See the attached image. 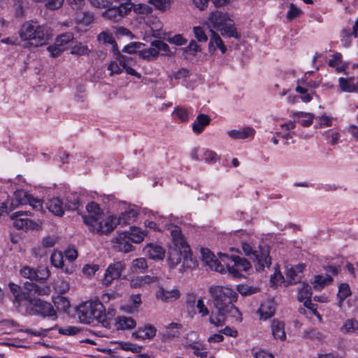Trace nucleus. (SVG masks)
<instances>
[{
    "instance_id": "47",
    "label": "nucleus",
    "mask_w": 358,
    "mask_h": 358,
    "mask_svg": "<svg viewBox=\"0 0 358 358\" xmlns=\"http://www.w3.org/2000/svg\"><path fill=\"white\" fill-rule=\"evenodd\" d=\"M141 331V339H151L156 334V329L152 325H146L143 329H139Z\"/></svg>"
},
{
    "instance_id": "59",
    "label": "nucleus",
    "mask_w": 358,
    "mask_h": 358,
    "mask_svg": "<svg viewBox=\"0 0 358 358\" xmlns=\"http://www.w3.org/2000/svg\"><path fill=\"white\" fill-rule=\"evenodd\" d=\"M134 11L138 14H150L152 12V8L145 3H138L133 6Z\"/></svg>"
},
{
    "instance_id": "25",
    "label": "nucleus",
    "mask_w": 358,
    "mask_h": 358,
    "mask_svg": "<svg viewBox=\"0 0 358 358\" xmlns=\"http://www.w3.org/2000/svg\"><path fill=\"white\" fill-rule=\"evenodd\" d=\"M275 312V304L271 300H268L262 303L258 309L260 317L267 320L271 317Z\"/></svg>"
},
{
    "instance_id": "52",
    "label": "nucleus",
    "mask_w": 358,
    "mask_h": 358,
    "mask_svg": "<svg viewBox=\"0 0 358 358\" xmlns=\"http://www.w3.org/2000/svg\"><path fill=\"white\" fill-rule=\"evenodd\" d=\"M20 274L22 276L28 278L31 280H36V270L30 266H24L20 270Z\"/></svg>"
},
{
    "instance_id": "20",
    "label": "nucleus",
    "mask_w": 358,
    "mask_h": 358,
    "mask_svg": "<svg viewBox=\"0 0 358 358\" xmlns=\"http://www.w3.org/2000/svg\"><path fill=\"white\" fill-rule=\"evenodd\" d=\"M304 268L303 264H298L294 267L288 268L286 272L289 285L296 284L302 278V273Z\"/></svg>"
},
{
    "instance_id": "36",
    "label": "nucleus",
    "mask_w": 358,
    "mask_h": 358,
    "mask_svg": "<svg viewBox=\"0 0 358 358\" xmlns=\"http://www.w3.org/2000/svg\"><path fill=\"white\" fill-rule=\"evenodd\" d=\"M91 52V49L89 47L80 42H76L71 48V54L77 56H88Z\"/></svg>"
},
{
    "instance_id": "45",
    "label": "nucleus",
    "mask_w": 358,
    "mask_h": 358,
    "mask_svg": "<svg viewBox=\"0 0 358 358\" xmlns=\"http://www.w3.org/2000/svg\"><path fill=\"white\" fill-rule=\"evenodd\" d=\"M73 34L71 32H67L63 34L59 35L57 37L55 42L57 43V45L64 47L66 48V45L73 41Z\"/></svg>"
},
{
    "instance_id": "32",
    "label": "nucleus",
    "mask_w": 358,
    "mask_h": 358,
    "mask_svg": "<svg viewBox=\"0 0 358 358\" xmlns=\"http://www.w3.org/2000/svg\"><path fill=\"white\" fill-rule=\"evenodd\" d=\"M255 130L250 127H245L239 130H231L228 131V135L234 139H245L250 136H252Z\"/></svg>"
},
{
    "instance_id": "24",
    "label": "nucleus",
    "mask_w": 358,
    "mask_h": 358,
    "mask_svg": "<svg viewBox=\"0 0 358 358\" xmlns=\"http://www.w3.org/2000/svg\"><path fill=\"white\" fill-rule=\"evenodd\" d=\"M210 20L213 27L218 29L231 20L227 13L217 10L211 13Z\"/></svg>"
},
{
    "instance_id": "37",
    "label": "nucleus",
    "mask_w": 358,
    "mask_h": 358,
    "mask_svg": "<svg viewBox=\"0 0 358 358\" xmlns=\"http://www.w3.org/2000/svg\"><path fill=\"white\" fill-rule=\"evenodd\" d=\"M217 315L216 316L212 315L210 317V322L216 327L222 326L224 324L227 317H230L227 310L224 309H217Z\"/></svg>"
},
{
    "instance_id": "34",
    "label": "nucleus",
    "mask_w": 358,
    "mask_h": 358,
    "mask_svg": "<svg viewBox=\"0 0 358 358\" xmlns=\"http://www.w3.org/2000/svg\"><path fill=\"white\" fill-rule=\"evenodd\" d=\"M332 278L329 275H317L315 277L313 285V287L316 290L322 289L326 285L330 284L332 282Z\"/></svg>"
},
{
    "instance_id": "12",
    "label": "nucleus",
    "mask_w": 358,
    "mask_h": 358,
    "mask_svg": "<svg viewBox=\"0 0 358 358\" xmlns=\"http://www.w3.org/2000/svg\"><path fill=\"white\" fill-rule=\"evenodd\" d=\"M171 235L172 238L173 246L170 248H178L180 250H183L185 252V259L187 260V252H189V247L187 245L183 235L181 233V230L179 227L174 226L171 230Z\"/></svg>"
},
{
    "instance_id": "61",
    "label": "nucleus",
    "mask_w": 358,
    "mask_h": 358,
    "mask_svg": "<svg viewBox=\"0 0 358 358\" xmlns=\"http://www.w3.org/2000/svg\"><path fill=\"white\" fill-rule=\"evenodd\" d=\"M47 50L50 52V57H56L59 56L64 50V47L57 45V43L55 42L54 45H49L47 48Z\"/></svg>"
},
{
    "instance_id": "54",
    "label": "nucleus",
    "mask_w": 358,
    "mask_h": 358,
    "mask_svg": "<svg viewBox=\"0 0 358 358\" xmlns=\"http://www.w3.org/2000/svg\"><path fill=\"white\" fill-rule=\"evenodd\" d=\"M54 303L57 308H60L64 311H66L70 307L69 301L64 296L56 297L54 299Z\"/></svg>"
},
{
    "instance_id": "55",
    "label": "nucleus",
    "mask_w": 358,
    "mask_h": 358,
    "mask_svg": "<svg viewBox=\"0 0 358 358\" xmlns=\"http://www.w3.org/2000/svg\"><path fill=\"white\" fill-rule=\"evenodd\" d=\"M77 20L80 24L88 25L93 22L94 15L90 13L84 12L77 17Z\"/></svg>"
},
{
    "instance_id": "50",
    "label": "nucleus",
    "mask_w": 358,
    "mask_h": 358,
    "mask_svg": "<svg viewBox=\"0 0 358 358\" xmlns=\"http://www.w3.org/2000/svg\"><path fill=\"white\" fill-rule=\"evenodd\" d=\"M114 55H115L116 59L118 61L120 65L122 67V69L127 66V64L129 62V58L122 55L120 50L117 48V45H115L114 50L113 51Z\"/></svg>"
},
{
    "instance_id": "38",
    "label": "nucleus",
    "mask_w": 358,
    "mask_h": 358,
    "mask_svg": "<svg viewBox=\"0 0 358 358\" xmlns=\"http://www.w3.org/2000/svg\"><path fill=\"white\" fill-rule=\"evenodd\" d=\"M128 237L131 241L136 243H139L143 241L145 234L138 227H131L130 231L127 232Z\"/></svg>"
},
{
    "instance_id": "6",
    "label": "nucleus",
    "mask_w": 358,
    "mask_h": 358,
    "mask_svg": "<svg viewBox=\"0 0 358 358\" xmlns=\"http://www.w3.org/2000/svg\"><path fill=\"white\" fill-rule=\"evenodd\" d=\"M242 249L245 255L256 263L257 270H263L265 266L271 265V259L266 250H254L249 243L245 242L242 243Z\"/></svg>"
},
{
    "instance_id": "3",
    "label": "nucleus",
    "mask_w": 358,
    "mask_h": 358,
    "mask_svg": "<svg viewBox=\"0 0 358 358\" xmlns=\"http://www.w3.org/2000/svg\"><path fill=\"white\" fill-rule=\"evenodd\" d=\"M19 35L24 41H33L36 46L43 45L48 39L46 28L34 21L24 22L19 30Z\"/></svg>"
},
{
    "instance_id": "30",
    "label": "nucleus",
    "mask_w": 358,
    "mask_h": 358,
    "mask_svg": "<svg viewBox=\"0 0 358 358\" xmlns=\"http://www.w3.org/2000/svg\"><path fill=\"white\" fill-rule=\"evenodd\" d=\"M296 127L295 121H289L288 122L283 123L280 125L281 131L276 133L277 136L285 139H292L294 136V131H292Z\"/></svg>"
},
{
    "instance_id": "62",
    "label": "nucleus",
    "mask_w": 358,
    "mask_h": 358,
    "mask_svg": "<svg viewBox=\"0 0 358 358\" xmlns=\"http://www.w3.org/2000/svg\"><path fill=\"white\" fill-rule=\"evenodd\" d=\"M340 134L334 130H328L326 132V138L331 145H335L338 143Z\"/></svg>"
},
{
    "instance_id": "56",
    "label": "nucleus",
    "mask_w": 358,
    "mask_h": 358,
    "mask_svg": "<svg viewBox=\"0 0 358 358\" xmlns=\"http://www.w3.org/2000/svg\"><path fill=\"white\" fill-rule=\"evenodd\" d=\"M141 55L143 58L150 60L151 58H155L158 55L157 48L156 46L151 45L149 48L142 50Z\"/></svg>"
},
{
    "instance_id": "41",
    "label": "nucleus",
    "mask_w": 358,
    "mask_h": 358,
    "mask_svg": "<svg viewBox=\"0 0 358 358\" xmlns=\"http://www.w3.org/2000/svg\"><path fill=\"white\" fill-rule=\"evenodd\" d=\"M148 3L162 12L169 10L171 8L173 0H148Z\"/></svg>"
},
{
    "instance_id": "4",
    "label": "nucleus",
    "mask_w": 358,
    "mask_h": 358,
    "mask_svg": "<svg viewBox=\"0 0 358 358\" xmlns=\"http://www.w3.org/2000/svg\"><path fill=\"white\" fill-rule=\"evenodd\" d=\"M220 259L224 264L225 269L234 277L240 278L241 271H247L250 268V263L245 259L238 256L229 257L226 254L219 253Z\"/></svg>"
},
{
    "instance_id": "26",
    "label": "nucleus",
    "mask_w": 358,
    "mask_h": 358,
    "mask_svg": "<svg viewBox=\"0 0 358 358\" xmlns=\"http://www.w3.org/2000/svg\"><path fill=\"white\" fill-rule=\"evenodd\" d=\"M271 332L275 339H279L282 341L286 340V334L285 331V324L282 322L273 320L271 325Z\"/></svg>"
},
{
    "instance_id": "44",
    "label": "nucleus",
    "mask_w": 358,
    "mask_h": 358,
    "mask_svg": "<svg viewBox=\"0 0 358 358\" xmlns=\"http://www.w3.org/2000/svg\"><path fill=\"white\" fill-rule=\"evenodd\" d=\"M119 347L125 351H131L134 353H138L141 351L143 347L129 342L120 341L117 343Z\"/></svg>"
},
{
    "instance_id": "2",
    "label": "nucleus",
    "mask_w": 358,
    "mask_h": 358,
    "mask_svg": "<svg viewBox=\"0 0 358 358\" xmlns=\"http://www.w3.org/2000/svg\"><path fill=\"white\" fill-rule=\"evenodd\" d=\"M77 312L80 321L85 324H91L94 320L103 322L106 319L105 307L98 300H91L80 304Z\"/></svg>"
},
{
    "instance_id": "46",
    "label": "nucleus",
    "mask_w": 358,
    "mask_h": 358,
    "mask_svg": "<svg viewBox=\"0 0 358 358\" xmlns=\"http://www.w3.org/2000/svg\"><path fill=\"white\" fill-rule=\"evenodd\" d=\"M97 40L102 41L104 43H110L112 45L113 51L114 50L115 45H117L116 42L113 39V35L108 31H103L97 36Z\"/></svg>"
},
{
    "instance_id": "11",
    "label": "nucleus",
    "mask_w": 358,
    "mask_h": 358,
    "mask_svg": "<svg viewBox=\"0 0 358 358\" xmlns=\"http://www.w3.org/2000/svg\"><path fill=\"white\" fill-rule=\"evenodd\" d=\"M203 262L209 266L211 270L215 271L219 273H224V264L220 260L216 259L214 254L208 249L201 250Z\"/></svg>"
},
{
    "instance_id": "53",
    "label": "nucleus",
    "mask_w": 358,
    "mask_h": 358,
    "mask_svg": "<svg viewBox=\"0 0 358 358\" xmlns=\"http://www.w3.org/2000/svg\"><path fill=\"white\" fill-rule=\"evenodd\" d=\"M152 46H156L157 48L158 55L160 52L162 55H168L170 54L169 45L162 41H154L152 42Z\"/></svg>"
},
{
    "instance_id": "18",
    "label": "nucleus",
    "mask_w": 358,
    "mask_h": 358,
    "mask_svg": "<svg viewBox=\"0 0 358 358\" xmlns=\"http://www.w3.org/2000/svg\"><path fill=\"white\" fill-rule=\"evenodd\" d=\"M8 285L11 292L13 294L15 301L18 303L19 305L23 301H27L30 298L28 289H25L24 287V290L22 291V288L19 285L13 282H10Z\"/></svg>"
},
{
    "instance_id": "9",
    "label": "nucleus",
    "mask_w": 358,
    "mask_h": 358,
    "mask_svg": "<svg viewBox=\"0 0 358 358\" xmlns=\"http://www.w3.org/2000/svg\"><path fill=\"white\" fill-rule=\"evenodd\" d=\"M28 216H31V213L29 211H17L12 213L10 218L13 221V227L17 229H34L38 224L29 219Z\"/></svg>"
},
{
    "instance_id": "48",
    "label": "nucleus",
    "mask_w": 358,
    "mask_h": 358,
    "mask_svg": "<svg viewBox=\"0 0 358 358\" xmlns=\"http://www.w3.org/2000/svg\"><path fill=\"white\" fill-rule=\"evenodd\" d=\"M181 122H186L189 119V111L183 107L177 106L173 113Z\"/></svg>"
},
{
    "instance_id": "51",
    "label": "nucleus",
    "mask_w": 358,
    "mask_h": 358,
    "mask_svg": "<svg viewBox=\"0 0 358 358\" xmlns=\"http://www.w3.org/2000/svg\"><path fill=\"white\" fill-rule=\"evenodd\" d=\"M185 347L194 350V353L201 358H206L208 357L207 351H201V348L195 343H185Z\"/></svg>"
},
{
    "instance_id": "7",
    "label": "nucleus",
    "mask_w": 358,
    "mask_h": 358,
    "mask_svg": "<svg viewBox=\"0 0 358 358\" xmlns=\"http://www.w3.org/2000/svg\"><path fill=\"white\" fill-rule=\"evenodd\" d=\"M27 302L31 306V314L38 315L43 317H53L54 320L57 318L56 311L51 303L38 297H31Z\"/></svg>"
},
{
    "instance_id": "13",
    "label": "nucleus",
    "mask_w": 358,
    "mask_h": 358,
    "mask_svg": "<svg viewBox=\"0 0 358 358\" xmlns=\"http://www.w3.org/2000/svg\"><path fill=\"white\" fill-rule=\"evenodd\" d=\"M87 215H83V219L85 224L88 227L94 222L99 219V217L106 215L101 210L99 205L95 202H91L86 206Z\"/></svg>"
},
{
    "instance_id": "14",
    "label": "nucleus",
    "mask_w": 358,
    "mask_h": 358,
    "mask_svg": "<svg viewBox=\"0 0 358 358\" xmlns=\"http://www.w3.org/2000/svg\"><path fill=\"white\" fill-rule=\"evenodd\" d=\"M31 194L24 189H17L13 194V198L8 202L9 210L12 211L20 206L27 205Z\"/></svg>"
},
{
    "instance_id": "17",
    "label": "nucleus",
    "mask_w": 358,
    "mask_h": 358,
    "mask_svg": "<svg viewBox=\"0 0 358 358\" xmlns=\"http://www.w3.org/2000/svg\"><path fill=\"white\" fill-rule=\"evenodd\" d=\"M131 241L127 231L119 232L115 239L117 249L124 252H129L132 250L133 245L131 244Z\"/></svg>"
},
{
    "instance_id": "5",
    "label": "nucleus",
    "mask_w": 358,
    "mask_h": 358,
    "mask_svg": "<svg viewBox=\"0 0 358 358\" xmlns=\"http://www.w3.org/2000/svg\"><path fill=\"white\" fill-rule=\"evenodd\" d=\"M116 225V217L113 215L106 213V215L99 217L96 222L89 225L88 229L94 234L107 235L115 229Z\"/></svg>"
},
{
    "instance_id": "10",
    "label": "nucleus",
    "mask_w": 358,
    "mask_h": 358,
    "mask_svg": "<svg viewBox=\"0 0 358 358\" xmlns=\"http://www.w3.org/2000/svg\"><path fill=\"white\" fill-rule=\"evenodd\" d=\"M124 268L125 265L122 262H117L110 264L106 270L102 279L103 284L106 286L110 285L114 280L120 277Z\"/></svg>"
},
{
    "instance_id": "29",
    "label": "nucleus",
    "mask_w": 358,
    "mask_h": 358,
    "mask_svg": "<svg viewBox=\"0 0 358 358\" xmlns=\"http://www.w3.org/2000/svg\"><path fill=\"white\" fill-rule=\"evenodd\" d=\"M136 325V321L131 317L118 316L115 319V327L117 330L131 329Z\"/></svg>"
},
{
    "instance_id": "35",
    "label": "nucleus",
    "mask_w": 358,
    "mask_h": 358,
    "mask_svg": "<svg viewBox=\"0 0 358 358\" xmlns=\"http://www.w3.org/2000/svg\"><path fill=\"white\" fill-rule=\"evenodd\" d=\"M344 334H356L358 332V320L354 318L345 320L341 328Z\"/></svg>"
},
{
    "instance_id": "23",
    "label": "nucleus",
    "mask_w": 358,
    "mask_h": 358,
    "mask_svg": "<svg viewBox=\"0 0 358 358\" xmlns=\"http://www.w3.org/2000/svg\"><path fill=\"white\" fill-rule=\"evenodd\" d=\"M144 251L150 259L155 260L162 259L165 255V250L162 247L152 243L148 244Z\"/></svg>"
},
{
    "instance_id": "60",
    "label": "nucleus",
    "mask_w": 358,
    "mask_h": 358,
    "mask_svg": "<svg viewBox=\"0 0 358 358\" xmlns=\"http://www.w3.org/2000/svg\"><path fill=\"white\" fill-rule=\"evenodd\" d=\"M133 8V5L131 2H122L119 6L117 7L119 11L120 15L122 17L126 16Z\"/></svg>"
},
{
    "instance_id": "64",
    "label": "nucleus",
    "mask_w": 358,
    "mask_h": 358,
    "mask_svg": "<svg viewBox=\"0 0 358 358\" xmlns=\"http://www.w3.org/2000/svg\"><path fill=\"white\" fill-rule=\"evenodd\" d=\"M301 10L297 8L294 3H291L289 6V9L287 13V17L292 20L295 17L299 16L301 13Z\"/></svg>"
},
{
    "instance_id": "39",
    "label": "nucleus",
    "mask_w": 358,
    "mask_h": 358,
    "mask_svg": "<svg viewBox=\"0 0 358 358\" xmlns=\"http://www.w3.org/2000/svg\"><path fill=\"white\" fill-rule=\"evenodd\" d=\"M352 294L350 286L348 283H341L338 287L337 296L338 298V306H342L344 300Z\"/></svg>"
},
{
    "instance_id": "21",
    "label": "nucleus",
    "mask_w": 358,
    "mask_h": 358,
    "mask_svg": "<svg viewBox=\"0 0 358 358\" xmlns=\"http://www.w3.org/2000/svg\"><path fill=\"white\" fill-rule=\"evenodd\" d=\"M24 288L25 289H28L30 298L38 297V296L48 295L50 292V287H41L34 283H25Z\"/></svg>"
},
{
    "instance_id": "27",
    "label": "nucleus",
    "mask_w": 358,
    "mask_h": 358,
    "mask_svg": "<svg viewBox=\"0 0 358 358\" xmlns=\"http://www.w3.org/2000/svg\"><path fill=\"white\" fill-rule=\"evenodd\" d=\"M48 209L55 215L61 217L64 213V206L59 198H53L47 203Z\"/></svg>"
},
{
    "instance_id": "63",
    "label": "nucleus",
    "mask_w": 358,
    "mask_h": 358,
    "mask_svg": "<svg viewBox=\"0 0 358 358\" xmlns=\"http://www.w3.org/2000/svg\"><path fill=\"white\" fill-rule=\"evenodd\" d=\"M194 34L195 38L197 39L199 42H206L208 40V37L205 34L203 29L201 27H194Z\"/></svg>"
},
{
    "instance_id": "22",
    "label": "nucleus",
    "mask_w": 358,
    "mask_h": 358,
    "mask_svg": "<svg viewBox=\"0 0 358 358\" xmlns=\"http://www.w3.org/2000/svg\"><path fill=\"white\" fill-rule=\"evenodd\" d=\"M217 48H219L222 54H224L227 51V48L220 36L213 31L208 44L209 52L210 54L214 53Z\"/></svg>"
},
{
    "instance_id": "33",
    "label": "nucleus",
    "mask_w": 358,
    "mask_h": 358,
    "mask_svg": "<svg viewBox=\"0 0 358 358\" xmlns=\"http://www.w3.org/2000/svg\"><path fill=\"white\" fill-rule=\"evenodd\" d=\"M157 281V277H151L150 275L137 277L130 281V287L133 288H138Z\"/></svg>"
},
{
    "instance_id": "16",
    "label": "nucleus",
    "mask_w": 358,
    "mask_h": 358,
    "mask_svg": "<svg viewBox=\"0 0 358 358\" xmlns=\"http://www.w3.org/2000/svg\"><path fill=\"white\" fill-rule=\"evenodd\" d=\"M338 86L341 91L343 92H358V81L354 77L339 78Z\"/></svg>"
},
{
    "instance_id": "1",
    "label": "nucleus",
    "mask_w": 358,
    "mask_h": 358,
    "mask_svg": "<svg viewBox=\"0 0 358 358\" xmlns=\"http://www.w3.org/2000/svg\"><path fill=\"white\" fill-rule=\"evenodd\" d=\"M209 292L216 309L227 310L231 317L234 318L238 322L242 321L241 312L233 304L238 298L236 291L228 287L213 286L210 287Z\"/></svg>"
},
{
    "instance_id": "8",
    "label": "nucleus",
    "mask_w": 358,
    "mask_h": 358,
    "mask_svg": "<svg viewBox=\"0 0 358 358\" xmlns=\"http://www.w3.org/2000/svg\"><path fill=\"white\" fill-rule=\"evenodd\" d=\"M184 255L183 250H180L178 248H170L167 259L169 265L171 268H174L182 262L180 271H183L186 267H191L194 262L191 257L190 251L187 252V260L185 259Z\"/></svg>"
},
{
    "instance_id": "31",
    "label": "nucleus",
    "mask_w": 358,
    "mask_h": 358,
    "mask_svg": "<svg viewBox=\"0 0 358 358\" xmlns=\"http://www.w3.org/2000/svg\"><path fill=\"white\" fill-rule=\"evenodd\" d=\"M217 30H219L221 34L225 37H233L237 39H239L241 37V35L236 31L233 20L229 21L228 23L223 25Z\"/></svg>"
},
{
    "instance_id": "58",
    "label": "nucleus",
    "mask_w": 358,
    "mask_h": 358,
    "mask_svg": "<svg viewBox=\"0 0 358 358\" xmlns=\"http://www.w3.org/2000/svg\"><path fill=\"white\" fill-rule=\"evenodd\" d=\"M50 275V272L47 267H41L36 270V281H43L47 280Z\"/></svg>"
},
{
    "instance_id": "57",
    "label": "nucleus",
    "mask_w": 358,
    "mask_h": 358,
    "mask_svg": "<svg viewBox=\"0 0 358 358\" xmlns=\"http://www.w3.org/2000/svg\"><path fill=\"white\" fill-rule=\"evenodd\" d=\"M103 15L106 18L113 21H118L121 19L119 11L117 9V6L108 8Z\"/></svg>"
},
{
    "instance_id": "49",
    "label": "nucleus",
    "mask_w": 358,
    "mask_h": 358,
    "mask_svg": "<svg viewBox=\"0 0 358 358\" xmlns=\"http://www.w3.org/2000/svg\"><path fill=\"white\" fill-rule=\"evenodd\" d=\"M50 260L52 265L56 268H62L64 265L63 255L61 252H54L51 257Z\"/></svg>"
},
{
    "instance_id": "42",
    "label": "nucleus",
    "mask_w": 358,
    "mask_h": 358,
    "mask_svg": "<svg viewBox=\"0 0 358 358\" xmlns=\"http://www.w3.org/2000/svg\"><path fill=\"white\" fill-rule=\"evenodd\" d=\"M328 64L329 66L335 68L337 72H342L344 70L342 64V55L339 52H336L333 55Z\"/></svg>"
},
{
    "instance_id": "28",
    "label": "nucleus",
    "mask_w": 358,
    "mask_h": 358,
    "mask_svg": "<svg viewBox=\"0 0 358 358\" xmlns=\"http://www.w3.org/2000/svg\"><path fill=\"white\" fill-rule=\"evenodd\" d=\"M210 122V118L208 115L199 114L192 124V130L194 133L199 134L201 133L204 128Z\"/></svg>"
},
{
    "instance_id": "43",
    "label": "nucleus",
    "mask_w": 358,
    "mask_h": 358,
    "mask_svg": "<svg viewBox=\"0 0 358 358\" xmlns=\"http://www.w3.org/2000/svg\"><path fill=\"white\" fill-rule=\"evenodd\" d=\"M311 287L305 282H303L302 287L299 290L298 301H303L304 299H310L312 296Z\"/></svg>"
},
{
    "instance_id": "15",
    "label": "nucleus",
    "mask_w": 358,
    "mask_h": 358,
    "mask_svg": "<svg viewBox=\"0 0 358 358\" xmlns=\"http://www.w3.org/2000/svg\"><path fill=\"white\" fill-rule=\"evenodd\" d=\"M180 296V292L178 289L173 288L171 290L160 287L156 292V297L165 303L173 302Z\"/></svg>"
},
{
    "instance_id": "19",
    "label": "nucleus",
    "mask_w": 358,
    "mask_h": 358,
    "mask_svg": "<svg viewBox=\"0 0 358 358\" xmlns=\"http://www.w3.org/2000/svg\"><path fill=\"white\" fill-rule=\"evenodd\" d=\"M182 329V324L176 322H171L165 326V330L162 333V340L169 341L178 337L180 334V330Z\"/></svg>"
},
{
    "instance_id": "40",
    "label": "nucleus",
    "mask_w": 358,
    "mask_h": 358,
    "mask_svg": "<svg viewBox=\"0 0 358 358\" xmlns=\"http://www.w3.org/2000/svg\"><path fill=\"white\" fill-rule=\"evenodd\" d=\"M148 268L147 262L144 258H138L133 260L131 269L132 273H144Z\"/></svg>"
}]
</instances>
